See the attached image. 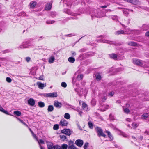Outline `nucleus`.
<instances>
[{
    "mask_svg": "<svg viewBox=\"0 0 149 149\" xmlns=\"http://www.w3.org/2000/svg\"><path fill=\"white\" fill-rule=\"evenodd\" d=\"M54 105L57 108L60 109L61 107L62 104L58 101L55 100L54 101Z\"/></svg>",
    "mask_w": 149,
    "mask_h": 149,
    "instance_id": "423d86ee",
    "label": "nucleus"
},
{
    "mask_svg": "<svg viewBox=\"0 0 149 149\" xmlns=\"http://www.w3.org/2000/svg\"><path fill=\"white\" fill-rule=\"evenodd\" d=\"M149 116V114L147 113H144L142 115L141 118L143 119H146Z\"/></svg>",
    "mask_w": 149,
    "mask_h": 149,
    "instance_id": "7c9ffc66",
    "label": "nucleus"
},
{
    "mask_svg": "<svg viewBox=\"0 0 149 149\" xmlns=\"http://www.w3.org/2000/svg\"><path fill=\"white\" fill-rule=\"evenodd\" d=\"M55 60V58L54 56H52L49 58L48 62L49 63H52Z\"/></svg>",
    "mask_w": 149,
    "mask_h": 149,
    "instance_id": "c756f323",
    "label": "nucleus"
},
{
    "mask_svg": "<svg viewBox=\"0 0 149 149\" xmlns=\"http://www.w3.org/2000/svg\"><path fill=\"white\" fill-rule=\"evenodd\" d=\"M86 49L85 48L79 50V52H84L86 51Z\"/></svg>",
    "mask_w": 149,
    "mask_h": 149,
    "instance_id": "864d4df0",
    "label": "nucleus"
},
{
    "mask_svg": "<svg viewBox=\"0 0 149 149\" xmlns=\"http://www.w3.org/2000/svg\"><path fill=\"white\" fill-rule=\"evenodd\" d=\"M100 108L102 111H105L106 109H108L109 107L108 105H103L102 103L100 102Z\"/></svg>",
    "mask_w": 149,
    "mask_h": 149,
    "instance_id": "0eeeda50",
    "label": "nucleus"
},
{
    "mask_svg": "<svg viewBox=\"0 0 149 149\" xmlns=\"http://www.w3.org/2000/svg\"><path fill=\"white\" fill-rule=\"evenodd\" d=\"M64 12L72 16H75L76 15L75 14L72 13L69 9H64Z\"/></svg>",
    "mask_w": 149,
    "mask_h": 149,
    "instance_id": "2eb2a0df",
    "label": "nucleus"
},
{
    "mask_svg": "<svg viewBox=\"0 0 149 149\" xmlns=\"http://www.w3.org/2000/svg\"><path fill=\"white\" fill-rule=\"evenodd\" d=\"M110 58L113 59H116L117 57V55L115 54H112L109 55Z\"/></svg>",
    "mask_w": 149,
    "mask_h": 149,
    "instance_id": "5701e85b",
    "label": "nucleus"
},
{
    "mask_svg": "<svg viewBox=\"0 0 149 149\" xmlns=\"http://www.w3.org/2000/svg\"><path fill=\"white\" fill-rule=\"evenodd\" d=\"M96 77V79L97 81H100L101 79V76L100 73L99 72H97L95 75Z\"/></svg>",
    "mask_w": 149,
    "mask_h": 149,
    "instance_id": "a211bd4d",
    "label": "nucleus"
},
{
    "mask_svg": "<svg viewBox=\"0 0 149 149\" xmlns=\"http://www.w3.org/2000/svg\"><path fill=\"white\" fill-rule=\"evenodd\" d=\"M64 118L67 119H69L70 118V114L68 113H66L64 115Z\"/></svg>",
    "mask_w": 149,
    "mask_h": 149,
    "instance_id": "c9c22d12",
    "label": "nucleus"
},
{
    "mask_svg": "<svg viewBox=\"0 0 149 149\" xmlns=\"http://www.w3.org/2000/svg\"><path fill=\"white\" fill-rule=\"evenodd\" d=\"M36 3L35 1L31 2L30 4V7L33 8L36 6Z\"/></svg>",
    "mask_w": 149,
    "mask_h": 149,
    "instance_id": "cd10ccee",
    "label": "nucleus"
},
{
    "mask_svg": "<svg viewBox=\"0 0 149 149\" xmlns=\"http://www.w3.org/2000/svg\"><path fill=\"white\" fill-rule=\"evenodd\" d=\"M132 126L135 129L137 127V125L136 123H134L132 124Z\"/></svg>",
    "mask_w": 149,
    "mask_h": 149,
    "instance_id": "49530a36",
    "label": "nucleus"
},
{
    "mask_svg": "<svg viewBox=\"0 0 149 149\" xmlns=\"http://www.w3.org/2000/svg\"><path fill=\"white\" fill-rule=\"evenodd\" d=\"M109 95L111 96H112L114 95V92H110L109 93Z\"/></svg>",
    "mask_w": 149,
    "mask_h": 149,
    "instance_id": "e2e57ef3",
    "label": "nucleus"
},
{
    "mask_svg": "<svg viewBox=\"0 0 149 149\" xmlns=\"http://www.w3.org/2000/svg\"><path fill=\"white\" fill-rule=\"evenodd\" d=\"M15 117L21 123L23 124V125H24V126L27 127H28V125L26 123L24 122L21 119L17 117Z\"/></svg>",
    "mask_w": 149,
    "mask_h": 149,
    "instance_id": "a878e982",
    "label": "nucleus"
},
{
    "mask_svg": "<svg viewBox=\"0 0 149 149\" xmlns=\"http://www.w3.org/2000/svg\"><path fill=\"white\" fill-rule=\"evenodd\" d=\"M102 37V38L101 40H97V41L98 42L107 43L110 45H113L116 46H120L123 44V42H122L117 43L114 41L105 40L103 38H104V36H100L99 37Z\"/></svg>",
    "mask_w": 149,
    "mask_h": 149,
    "instance_id": "f257e3e1",
    "label": "nucleus"
},
{
    "mask_svg": "<svg viewBox=\"0 0 149 149\" xmlns=\"http://www.w3.org/2000/svg\"><path fill=\"white\" fill-rule=\"evenodd\" d=\"M87 106V105L85 103H83L82 104V107L84 108H85Z\"/></svg>",
    "mask_w": 149,
    "mask_h": 149,
    "instance_id": "680f3d73",
    "label": "nucleus"
},
{
    "mask_svg": "<svg viewBox=\"0 0 149 149\" xmlns=\"http://www.w3.org/2000/svg\"><path fill=\"white\" fill-rule=\"evenodd\" d=\"M61 147L62 149H67L68 148V146L66 144H64L62 145Z\"/></svg>",
    "mask_w": 149,
    "mask_h": 149,
    "instance_id": "58836bf2",
    "label": "nucleus"
},
{
    "mask_svg": "<svg viewBox=\"0 0 149 149\" xmlns=\"http://www.w3.org/2000/svg\"><path fill=\"white\" fill-rule=\"evenodd\" d=\"M61 132L68 136H70L72 133V131H71L70 129H64L62 130Z\"/></svg>",
    "mask_w": 149,
    "mask_h": 149,
    "instance_id": "39448f33",
    "label": "nucleus"
},
{
    "mask_svg": "<svg viewBox=\"0 0 149 149\" xmlns=\"http://www.w3.org/2000/svg\"><path fill=\"white\" fill-rule=\"evenodd\" d=\"M124 111L125 113H128L130 112V110L128 108H125L124 109Z\"/></svg>",
    "mask_w": 149,
    "mask_h": 149,
    "instance_id": "de8ad7c7",
    "label": "nucleus"
},
{
    "mask_svg": "<svg viewBox=\"0 0 149 149\" xmlns=\"http://www.w3.org/2000/svg\"><path fill=\"white\" fill-rule=\"evenodd\" d=\"M10 52V50H8V49H7V50H6L3 51V53H8V52Z\"/></svg>",
    "mask_w": 149,
    "mask_h": 149,
    "instance_id": "6e6d98bb",
    "label": "nucleus"
},
{
    "mask_svg": "<svg viewBox=\"0 0 149 149\" xmlns=\"http://www.w3.org/2000/svg\"><path fill=\"white\" fill-rule=\"evenodd\" d=\"M68 149H77L76 147H75L73 145L72 141H71L69 142Z\"/></svg>",
    "mask_w": 149,
    "mask_h": 149,
    "instance_id": "4468645a",
    "label": "nucleus"
},
{
    "mask_svg": "<svg viewBox=\"0 0 149 149\" xmlns=\"http://www.w3.org/2000/svg\"><path fill=\"white\" fill-rule=\"evenodd\" d=\"M60 136L61 139H62L63 141H65L67 139L66 136L64 135H60Z\"/></svg>",
    "mask_w": 149,
    "mask_h": 149,
    "instance_id": "f704fd0d",
    "label": "nucleus"
},
{
    "mask_svg": "<svg viewBox=\"0 0 149 149\" xmlns=\"http://www.w3.org/2000/svg\"><path fill=\"white\" fill-rule=\"evenodd\" d=\"M53 3L52 1H51L49 3H47L45 6V10H49L51 8L52 4Z\"/></svg>",
    "mask_w": 149,
    "mask_h": 149,
    "instance_id": "9d476101",
    "label": "nucleus"
},
{
    "mask_svg": "<svg viewBox=\"0 0 149 149\" xmlns=\"http://www.w3.org/2000/svg\"><path fill=\"white\" fill-rule=\"evenodd\" d=\"M29 130L30 131L33 136V137H36V135L34 133V132H33L32 131V130H31V129L29 128Z\"/></svg>",
    "mask_w": 149,
    "mask_h": 149,
    "instance_id": "79ce46f5",
    "label": "nucleus"
},
{
    "mask_svg": "<svg viewBox=\"0 0 149 149\" xmlns=\"http://www.w3.org/2000/svg\"><path fill=\"white\" fill-rule=\"evenodd\" d=\"M0 60L6 61L7 60V59L6 58H0Z\"/></svg>",
    "mask_w": 149,
    "mask_h": 149,
    "instance_id": "603ef678",
    "label": "nucleus"
},
{
    "mask_svg": "<svg viewBox=\"0 0 149 149\" xmlns=\"http://www.w3.org/2000/svg\"><path fill=\"white\" fill-rule=\"evenodd\" d=\"M13 114L17 116H19L21 115V112L18 110L14 111Z\"/></svg>",
    "mask_w": 149,
    "mask_h": 149,
    "instance_id": "393cba45",
    "label": "nucleus"
},
{
    "mask_svg": "<svg viewBox=\"0 0 149 149\" xmlns=\"http://www.w3.org/2000/svg\"><path fill=\"white\" fill-rule=\"evenodd\" d=\"M92 105L94 106L96 104V101L95 99H93L91 102Z\"/></svg>",
    "mask_w": 149,
    "mask_h": 149,
    "instance_id": "a18cd8bd",
    "label": "nucleus"
},
{
    "mask_svg": "<svg viewBox=\"0 0 149 149\" xmlns=\"http://www.w3.org/2000/svg\"><path fill=\"white\" fill-rule=\"evenodd\" d=\"M75 36V34L71 33V34H70L65 35V36H66V37H71L72 36Z\"/></svg>",
    "mask_w": 149,
    "mask_h": 149,
    "instance_id": "09e8293b",
    "label": "nucleus"
},
{
    "mask_svg": "<svg viewBox=\"0 0 149 149\" xmlns=\"http://www.w3.org/2000/svg\"><path fill=\"white\" fill-rule=\"evenodd\" d=\"M29 42L28 41H26L25 42H23L22 45L19 46L18 48L19 49H22L24 48H26L28 47V46H26V45H27L29 44Z\"/></svg>",
    "mask_w": 149,
    "mask_h": 149,
    "instance_id": "9b49d317",
    "label": "nucleus"
},
{
    "mask_svg": "<svg viewBox=\"0 0 149 149\" xmlns=\"http://www.w3.org/2000/svg\"><path fill=\"white\" fill-rule=\"evenodd\" d=\"M90 14L92 18L93 17H100V13L99 12L98 10H92L90 11Z\"/></svg>",
    "mask_w": 149,
    "mask_h": 149,
    "instance_id": "f03ea898",
    "label": "nucleus"
},
{
    "mask_svg": "<svg viewBox=\"0 0 149 149\" xmlns=\"http://www.w3.org/2000/svg\"><path fill=\"white\" fill-rule=\"evenodd\" d=\"M89 143L88 142H86L84 144V149H87V147L88 146Z\"/></svg>",
    "mask_w": 149,
    "mask_h": 149,
    "instance_id": "37998d69",
    "label": "nucleus"
},
{
    "mask_svg": "<svg viewBox=\"0 0 149 149\" xmlns=\"http://www.w3.org/2000/svg\"><path fill=\"white\" fill-rule=\"evenodd\" d=\"M83 77V74L79 75L77 77V79L79 81L81 80L82 79Z\"/></svg>",
    "mask_w": 149,
    "mask_h": 149,
    "instance_id": "473e14b6",
    "label": "nucleus"
},
{
    "mask_svg": "<svg viewBox=\"0 0 149 149\" xmlns=\"http://www.w3.org/2000/svg\"><path fill=\"white\" fill-rule=\"evenodd\" d=\"M59 128V126L58 124H56L54 125L53 127V129L54 130H56Z\"/></svg>",
    "mask_w": 149,
    "mask_h": 149,
    "instance_id": "ea45409f",
    "label": "nucleus"
},
{
    "mask_svg": "<svg viewBox=\"0 0 149 149\" xmlns=\"http://www.w3.org/2000/svg\"><path fill=\"white\" fill-rule=\"evenodd\" d=\"M37 84L38 86V88L42 89L46 86V84H42L41 82H37Z\"/></svg>",
    "mask_w": 149,
    "mask_h": 149,
    "instance_id": "f3484780",
    "label": "nucleus"
},
{
    "mask_svg": "<svg viewBox=\"0 0 149 149\" xmlns=\"http://www.w3.org/2000/svg\"><path fill=\"white\" fill-rule=\"evenodd\" d=\"M50 93V97H56L58 95L56 92L51 93Z\"/></svg>",
    "mask_w": 149,
    "mask_h": 149,
    "instance_id": "bb28decb",
    "label": "nucleus"
},
{
    "mask_svg": "<svg viewBox=\"0 0 149 149\" xmlns=\"http://www.w3.org/2000/svg\"><path fill=\"white\" fill-rule=\"evenodd\" d=\"M54 149H60L61 147L58 145L55 146Z\"/></svg>",
    "mask_w": 149,
    "mask_h": 149,
    "instance_id": "3c124183",
    "label": "nucleus"
},
{
    "mask_svg": "<svg viewBox=\"0 0 149 149\" xmlns=\"http://www.w3.org/2000/svg\"><path fill=\"white\" fill-rule=\"evenodd\" d=\"M77 19V17H70V18H66L65 19H64L62 21V22L63 23H65L68 20L71 19Z\"/></svg>",
    "mask_w": 149,
    "mask_h": 149,
    "instance_id": "6ab92c4d",
    "label": "nucleus"
},
{
    "mask_svg": "<svg viewBox=\"0 0 149 149\" xmlns=\"http://www.w3.org/2000/svg\"><path fill=\"white\" fill-rule=\"evenodd\" d=\"M38 143L39 144H40V143L41 144H44V142L42 139H40L39 140V141H38Z\"/></svg>",
    "mask_w": 149,
    "mask_h": 149,
    "instance_id": "5fc2aeb1",
    "label": "nucleus"
},
{
    "mask_svg": "<svg viewBox=\"0 0 149 149\" xmlns=\"http://www.w3.org/2000/svg\"><path fill=\"white\" fill-rule=\"evenodd\" d=\"M28 104L31 106H34L35 104L34 100L33 98H30L28 100Z\"/></svg>",
    "mask_w": 149,
    "mask_h": 149,
    "instance_id": "ddd939ff",
    "label": "nucleus"
},
{
    "mask_svg": "<svg viewBox=\"0 0 149 149\" xmlns=\"http://www.w3.org/2000/svg\"><path fill=\"white\" fill-rule=\"evenodd\" d=\"M48 149H54L55 146H53V143L50 142H47Z\"/></svg>",
    "mask_w": 149,
    "mask_h": 149,
    "instance_id": "f8f14e48",
    "label": "nucleus"
},
{
    "mask_svg": "<svg viewBox=\"0 0 149 149\" xmlns=\"http://www.w3.org/2000/svg\"><path fill=\"white\" fill-rule=\"evenodd\" d=\"M77 125L78 127V128H79V129L80 130H83L82 129V128H81V126L79 125V124H77Z\"/></svg>",
    "mask_w": 149,
    "mask_h": 149,
    "instance_id": "338daca9",
    "label": "nucleus"
},
{
    "mask_svg": "<svg viewBox=\"0 0 149 149\" xmlns=\"http://www.w3.org/2000/svg\"><path fill=\"white\" fill-rule=\"evenodd\" d=\"M106 100V98L104 97L102 98V101L103 102H105V101Z\"/></svg>",
    "mask_w": 149,
    "mask_h": 149,
    "instance_id": "69168bd1",
    "label": "nucleus"
},
{
    "mask_svg": "<svg viewBox=\"0 0 149 149\" xmlns=\"http://www.w3.org/2000/svg\"><path fill=\"white\" fill-rule=\"evenodd\" d=\"M68 60L69 62L73 63L75 62V59L72 57H70L68 58Z\"/></svg>",
    "mask_w": 149,
    "mask_h": 149,
    "instance_id": "b1692460",
    "label": "nucleus"
},
{
    "mask_svg": "<svg viewBox=\"0 0 149 149\" xmlns=\"http://www.w3.org/2000/svg\"><path fill=\"white\" fill-rule=\"evenodd\" d=\"M31 59V58L29 57H27L26 58V60L27 62H29L30 61Z\"/></svg>",
    "mask_w": 149,
    "mask_h": 149,
    "instance_id": "13d9d810",
    "label": "nucleus"
},
{
    "mask_svg": "<svg viewBox=\"0 0 149 149\" xmlns=\"http://www.w3.org/2000/svg\"><path fill=\"white\" fill-rule=\"evenodd\" d=\"M71 53L72 56H75L76 54V52L74 51H71Z\"/></svg>",
    "mask_w": 149,
    "mask_h": 149,
    "instance_id": "4d7b16f0",
    "label": "nucleus"
},
{
    "mask_svg": "<svg viewBox=\"0 0 149 149\" xmlns=\"http://www.w3.org/2000/svg\"><path fill=\"white\" fill-rule=\"evenodd\" d=\"M88 124L89 127L91 129H92L93 128V125L91 122H88Z\"/></svg>",
    "mask_w": 149,
    "mask_h": 149,
    "instance_id": "72a5a7b5",
    "label": "nucleus"
},
{
    "mask_svg": "<svg viewBox=\"0 0 149 149\" xmlns=\"http://www.w3.org/2000/svg\"><path fill=\"white\" fill-rule=\"evenodd\" d=\"M125 33L124 31L123 30H120L119 31H116L115 33V34L117 35H119L120 34H125Z\"/></svg>",
    "mask_w": 149,
    "mask_h": 149,
    "instance_id": "412c9836",
    "label": "nucleus"
},
{
    "mask_svg": "<svg viewBox=\"0 0 149 149\" xmlns=\"http://www.w3.org/2000/svg\"><path fill=\"white\" fill-rule=\"evenodd\" d=\"M122 136H123L124 137H127V135L125 133L123 132L122 134Z\"/></svg>",
    "mask_w": 149,
    "mask_h": 149,
    "instance_id": "bf43d9fd",
    "label": "nucleus"
},
{
    "mask_svg": "<svg viewBox=\"0 0 149 149\" xmlns=\"http://www.w3.org/2000/svg\"><path fill=\"white\" fill-rule=\"evenodd\" d=\"M2 112H3V113H5V114H6L7 115H9L10 116H13L14 117H15V116L14 115H12L10 114V113H9L7 111L5 110L4 109H3V110Z\"/></svg>",
    "mask_w": 149,
    "mask_h": 149,
    "instance_id": "4c0bfd02",
    "label": "nucleus"
},
{
    "mask_svg": "<svg viewBox=\"0 0 149 149\" xmlns=\"http://www.w3.org/2000/svg\"><path fill=\"white\" fill-rule=\"evenodd\" d=\"M53 106L52 105L48 106L47 110L48 112H52L54 110Z\"/></svg>",
    "mask_w": 149,
    "mask_h": 149,
    "instance_id": "c85d7f7f",
    "label": "nucleus"
},
{
    "mask_svg": "<svg viewBox=\"0 0 149 149\" xmlns=\"http://www.w3.org/2000/svg\"><path fill=\"white\" fill-rule=\"evenodd\" d=\"M38 105L40 107L42 108L45 106V104L43 102L40 101L38 102Z\"/></svg>",
    "mask_w": 149,
    "mask_h": 149,
    "instance_id": "2f4dec72",
    "label": "nucleus"
},
{
    "mask_svg": "<svg viewBox=\"0 0 149 149\" xmlns=\"http://www.w3.org/2000/svg\"><path fill=\"white\" fill-rule=\"evenodd\" d=\"M145 36L148 37H149V31H147L146 33Z\"/></svg>",
    "mask_w": 149,
    "mask_h": 149,
    "instance_id": "0e129e2a",
    "label": "nucleus"
},
{
    "mask_svg": "<svg viewBox=\"0 0 149 149\" xmlns=\"http://www.w3.org/2000/svg\"><path fill=\"white\" fill-rule=\"evenodd\" d=\"M133 63L134 64L141 67H142L143 65V61L137 58L133 59Z\"/></svg>",
    "mask_w": 149,
    "mask_h": 149,
    "instance_id": "20e7f679",
    "label": "nucleus"
},
{
    "mask_svg": "<svg viewBox=\"0 0 149 149\" xmlns=\"http://www.w3.org/2000/svg\"><path fill=\"white\" fill-rule=\"evenodd\" d=\"M109 118L110 120H114L113 116V115L111 114H110L109 116Z\"/></svg>",
    "mask_w": 149,
    "mask_h": 149,
    "instance_id": "8fccbe9b",
    "label": "nucleus"
},
{
    "mask_svg": "<svg viewBox=\"0 0 149 149\" xmlns=\"http://www.w3.org/2000/svg\"><path fill=\"white\" fill-rule=\"evenodd\" d=\"M96 131L97 133L98 136H102L104 137H106V135L104 134L103 130L99 127H97L95 128Z\"/></svg>",
    "mask_w": 149,
    "mask_h": 149,
    "instance_id": "7ed1b4c3",
    "label": "nucleus"
},
{
    "mask_svg": "<svg viewBox=\"0 0 149 149\" xmlns=\"http://www.w3.org/2000/svg\"><path fill=\"white\" fill-rule=\"evenodd\" d=\"M144 133L146 134L147 135H149V131L146 130L144 132Z\"/></svg>",
    "mask_w": 149,
    "mask_h": 149,
    "instance_id": "052dcab7",
    "label": "nucleus"
},
{
    "mask_svg": "<svg viewBox=\"0 0 149 149\" xmlns=\"http://www.w3.org/2000/svg\"><path fill=\"white\" fill-rule=\"evenodd\" d=\"M107 5H104L103 6H100V7L102 8H107Z\"/></svg>",
    "mask_w": 149,
    "mask_h": 149,
    "instance_id": "774afa93",
    "label": "nucleus"
},
{
    "mask_svg": "<svg viewBox=\"0 0 149 149\" xmlns=\"http://www.w3.org/2000/svg\"><path fill=\"white\" fill-rule=\"evenodd\" d=\"M61 86L62 87L65 88L67 86L66 83L65 82H62L61 83Z\"/></svg>",
    "mask_w": 149,
    "mask_h": 149,
    "instance_id": "c03bdc74",
    "label": "nucleus"
},
{
    "mask_svg": "<svg viewBox=\"0 0 149 149\" xmlns=\"http://www.w3.org/2000/svg\"><path fill=\"white\" fill-rule=\"evenodd\" d=\"M127 2H130L132 4L136 5L139 4V1L137 0H124Z\"/></svg>",
    "mask_w": 149,
    "mask_h": 149,
    "instance_id": "1a4fd4ad",
    "label": "nucleus"
},
{
    "mask_svg": "<svg viewBox=\"0 0 149 149\" xmlns=\"http://www.w3.org/2000/svg\"><path fill=\"white\" fill-rule=\"evenodd\" d=\"M43 96L45 97H50V93H42L41 94Z\"/></svg>",
    "mask_w": 149,
    "mask_h": 149,
    "instance_id": "e433bc0d",
    "label": "nucleus"
},
{
    "mask_svg": "<svg viewBox=\"0 0 149 149\" xmlns=\"http://www.w3.org/2000/svg\"><path fill=\"white\" fill-rule=\"evenodd\" d=\"M6 80V81L9 83H10L12 81L11 79L9 77H7Z\"/></svg>",
    "mask_w": 149,
    "mask_h": 149,
    "instance_id": "a19ab883",
    "label": "nucleus"
},
{
    "mask_svg": "<svg viewBox=\"0 0 149 149\" xmlns=\"http://www.w3.org/2000/svg\"><path fill=\"white\" fill-rule=\"evenodd\" d=\"M68 122L65 120H61L60 122V125L62 126H66L68 124Z\"/></svg>",
    "mask_w": 149,
    "mask_h": 149,
    "instance_id": "dca6fc26",
    "label": "nucleus"
},
{
    "mask_svg": "<svg viewBox=\"0 0 149 149\" xmlns=\"http://www.w3.org/2000/svg\"><path fill=\"white\" fill-rule=\"evenodd\" d=\"M127 44L130 46H136L137 45V43L133 41H131L129 42Z\"/></svg>",
    "mask_w": 149,
    "mask_h": 149,
    "instance_id": "4be33fe9",
    "label": "nucleus"
},
{
    "mask_svg": "<svg viewBox=\"0 0 149 149\" xmlns=\"http://www.w3.org/2000/svg\"><path fill=\"white\" fill-rule=\"evenodd\" d=\"M106 133H107L110 139L111 140L110 141H111L112 140H113V137L112 136V135L111 134L110 132L109 131H108L107 130L106 131H105Z\"/></svg>",
    "mask_w": 149,
    "mask_h": 149,
    "instance_id": "aec40b11",
    "label": "nucleus"
},
{
    "mask_svg": "<svg viewBox=\"0 0 149 149\" xmlns=\"http://www.w3.org/2000/svg\"><path fill=\"white\" fill-rule=\"evenodd\" d=\"M83 141L81 139H78L75 141V144L78 146L81 147L83 144Z\"/></svg>",
    "mask_w": 149,
    "mask_h": 149,
    "instance_id": "6e6552de",
    "label": "nucleus"
}]
</instances>
